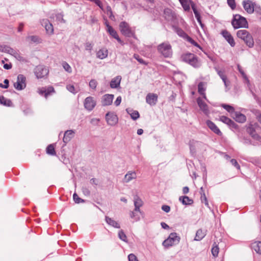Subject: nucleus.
I'll return each mask as SVG.
<instances>
[{
	"instance_id": "16",
	"label": "nucleus",
	"mask_w": 261,
	"mask_h": 261,
	"mask_svg": "<svg viewBox=\"0 0 261 261\" xmlns=\"http://www.w3.org/2000/svg\"><path fill=\"white\" fill-rule=\"evenodd\" d=\"M221 34L231 46L233 47L235 46V41L229 32L226 30H223L222 31Z\"/></svg>"
},
{
	"instance_id": "31",
	"label": "nucleus",
	"mask_w": 261,
	"mask_h": 261,
	"mask_svg": "<svg viewBox=\"0 0 261 261\" xmlns=\"http://www.w3.org/2000/svg\"><path fill=\"white\" fill-rule=\"evenodd\" d=\"M179 200L184 205H191L193 203V200L186 196H180Z\"/></svg>"
},
{
	"instance_id": "17",
	"label": "nucleus",
	"mask_w": 261,
	"mask_h": 261,
	"mask_svg": "<svg viewBox=\"0 0 261 261\" xmlns=\"http://www.w3.org/2000/svg\"><path fill=\"white\" fill-rule=\"evenodd\" d=\"M158 101V95L154 93H148L146 97V102L150 106H154Z\"/></svg>"
},
{
	"instance_id": "54",
	"label": "nucleus",
	"mask_w": 261,
	"mask_h": 261,
	"mask_svg": "<svg viewBox=\"0 0 261 261\" xmlns=\"http://www.w3.org/2000/svg\"><path fill=\"white\" fill-rule=\"evenodd\" d=\"M134 58L136 59L140 63L145 65L146 64V62L143 60V59L140 58L138 55L134 54Z\"/></svg>"
},
{
	"instance_id": "8",
	"label": "nucleus",
	"mask_w": 261,
	"mask_h": 261,
	"mask_svg": "<svg viewBox=\"0 0 261 261\" xmlns=\"http://www.w3.org/2000/svg\"><path fill=\"white\" fill-rule=\"evenodd\" d=\"M34 73L37 79H41L48 74V70L43 65H38L34 69Z\"/></svg>"
},
{
	"instance_id": "57",
	"label": "nucleus",
	"mask_w": 261,
	"mask_h": 261,
	"mask_svg": "<svg viewBox=\"0 0 261 261\" xmlns=\"http://www.w3.org/2000/svg\"><path fill=\"white\" fill-rule=\"evenodd\" d=\"M228 5L231 7L232 9L236 8V3L234 0H227Z\"/></svg>"
},
{
	"instance_id": "44",
	"label": "nucleus",
	"mask_w": 261,
	"mask_h": 261,
	"mask_svg": "<svg viewBox=\"0 0 261 261\" xmlns=\"http://www.w3.org/2000/svg\"><path fill=\"white\" fill-rule=\"evenodd\" d=\"M106 13L109 16V17L110 19H111L112 20H113V19H114L115 17L113 15V12H112V9L111 8L110 6H108L106 8Z\"/></svg>"
},
{
	"instance_id": "45",
	"label": "nucleus",
	"mask_w": 261,
	"mask_h": 261,
	"mask_svg": "<svg viewBox=\"0 0 261 261\" xmlns=\"http://www.w3.org/2000/svg\"><path fill=\"white\" fill-rule=\"evenodd\" d=\"M220 120L222 122L228 125L231 122V119L228 117L225 116H221L220 117Z\"/></svg>"
},
{
	"instance_id": "49",
	"label": "nucleus",
	"mask_w": 261,
	"mask_h": 261,
	"mask_svg": "<svg viewBox=\"0 0 261 261\" xmlns=\"http://www.w3.org/2000/svg\"><path fill=\"white\" fill-rule=\"evenodd\" d=\"M66 88L69 92L73 94H75L77 92V91L75 90L74 86L72 85H67Z\"/></svg>"
},
{
	"instance_id": "3",
	"label": "nucleus",
	"mask_w": 261,
	"mask_h": 261,
	"mask_svg": "<svg viewBox=\"0 0 261 261\" xmlns=\"http://www.w3.org/2000/svg\"><path fill=\"white\" fill-rule=\"evenodd\" d=\"M157 50L165 58L171 57L172 55V46L168 42L160 44L157 46Z\"/></svg>"
},
{
	"instance_id": "22",
	"label": "nucleus",
	"mask_w": 261,
	"mask_h": 261,
	"mask_svg": "<svg viewBox=\"0 0 261 261\" xmlns=\"http://www.w3.org/2000/svg\"><path fill=\"white\" fill-rule=\"evenodd\" d=\"M232 117L239 123H244L246 121V117L240 112H236Z\"/></svg>"
},
{
	"instance_id": "46",
	"label": "nucleus",
	"mask_w": 261,
	"mask_h": 261,
	"mask_svg": "<svg viewBox=\"0 0 261 261\" xmlns=\"http://www.w3.org/2000/svg\"><path fill=\"white\" fill-rule=\"evenodd\" d=\"M93 44L89 42H86L85 44V49L91 53L93 49Z\"/></svg>"
},
{
	"instance_id": "36",
	"label": "nucleus",
	"mask_w": 261,
	"mask_h": 261,
	"mask_svg": "<svg viewBox=\"0 0 261 261\" xmlns=\"http://www.w3.org/2000/svg\"><path fill=\"white\" fill-rule=\"evenodd\" d=\"M27 40L30 41L33 43L41 42V39L37 36H30L27 37Z\"/></svg>"
},
{
	"instance_id": "7",
	"label": "nucleus",
	"mask_w": 261,
	"mask_h": 261,
	"mask_svg": "<svg viewBox=\"0 0 261 261\" xmlns=\"http://www.w3.org/2000/svg\"><path fill=\"white\" fill-rule=\"evenodd\" d=\"M119 28L120 32L124 36L128 37H134L135 34L131 30L127 22L125 21L120 22L119 24Z\"/></svg>"
},
{
	"instance_id": "5",
	"label": "nucleus",
	"mask_w": 261,
	"mask_h": 261,
	"mask_svg": "<svg viewBox=\"0 0 261 261\" xmlns=\"http://www.w3.org/2000/svg\"><path fill=\"white\" fill-rule=\"evenodd\" d=\"M231 24L236 29L240 28H248V24L246 19L239 14H236L233 16Z\"/></svg>"
},
{
	"instance_id": "60",
	"label": "nucleus",
	"mask_w": 261,
	"mask_h": 261,
	"mask_svg": "<svg viewBox=\"0 0 261 261\" xmlns=\"http://www.w3.org/2000/svg\"><path fill=\"white\" fill-rule=\"evenodd\" d=\"M162 210L166 213H169L170 211V207L167 205H163Z\"/></svg>"
},
{
	"instance_id": "21",
	"label": "nucleus",
	"mask_w": 261,
	"mask_h": 261,
	"mask_svg": "<svg viewBox=\"0 0 261 261\" xmlns=\"http://www.w3.org/2000/svg\"><path fill=\"white\" fill-rule=\"evenodd\" d=\"M207 126L214 133L219 136H221L222 133L216 125L211 120H207L206 122Z\"/></svg>"
},
{
	"instance_id": "13",
	"label": "nucleus",
	"mask_w": 261,
	"mask_h": 261,
	"mask_svg": "<svg viewBox=\"0 0 261 261\" xmlns=\"http://www.w3.org/2000/svg\"><path fill=\"white\" fill-rule=\"evenodd\" d=\"M257 125V123H255L254 125L252 123H250L247 126L246 131L254 139L259 140L260 136L257 134L255 132V129L254 125Z\"/></svg>"
},
{
	"instance_id": "64",
	"label": "nucleus",
	"mask_w": 261,
	"mask_h": 261,
	"mask_svg": "<svg viewBox=\"0 0 261 261\" xmlns=\"http://www.w3.org/2000/svg\"><path fill=\"white\" fill-rule=\"evenodd\" d=\"M121 101V97L120 96L117 97L116 100L114 102V104L116 106H118L120 105Z\"/></svg>"
},
{
	"instance_id": "48",
	"label": "nucleus",
	"mask_w": 261,
	"mask_h": 261,
	"mask_svg": "<svg viewBox=\"0 0 261 261\" xmlns=\"http://www.w3.org/2000/svg\"><path fill=\"white\" fill-rule=\"evenodd\" d=\"M64 69L69 73L72 72V69L70 66L66 62H64L62 64Z\"/></svg>"
},
{
	"instance_id": "52",
	"label": "nucleus",
	"mask_w": 261,
	"mask_h": 261,
	"mask_svg": "<svg viewBox=\"0 0 261 261\" xmlns=\"http://www.w3.org/2000/svg\"><path fill=\"white\" fill-rule=\"evenodd\" d=\"M97 85V82L95 80H91L89 82V86L93 89H95Z\"/></svg>"
},
{
	"instance_id": "33",
	"label": "nucleus",
	"mask_w": 261,
	"mask_h": 261,
	"mask_svg": "<svg viewBox=\"0 0 261 261\" xmlns=\"http://www.w3.org/2000/svg\"><path fill=\"white\" fill-rule=\"evenodd\" d=\"M221 107L223 108L224 109H225L228 112H229L231 114V116L236 112L234 111V109L233 108V107L230 105L226 104H222L221 105Z\"/></svg>"
},
{
	"instance_id": "10",
	"label": "nucleus",
	"mask_w": 261,
	"mask_h": 261,
	"mask_svg": "<svg viewBox=\"0 0 261 261\" xmlns=\"http://www.w3.org/2000/svg\"><path fill=\"white\" fill-rule=\"evenodd\" d=\"M84 105L85 108L89 111H92L96 105V101L94 98L92 96H89L85 98Z\"/></svg>"
},
{
	"instance_id": "58",
	"label": "nucleus",
	"mask_w": 261,
	"mask_h": 261,
	"mask_svg": "<svg viewBox=\"0 0 261 261\" xmlns=\"http://www.w3.org/2000/svg\"><path fill=\"white\" fill-rule=\"evenodd\" d=\"M230 163H231V164L234 166L235 167H236V168L237 169H240V165H239L238 162L235 159H231L230 160Z\"/></svg>"
},
{
	"instance_id": "29",
	"label": "nucleus",
	"mask_w": 261,
	"mask_h": 261,
	"mask_svg": "<svg viewBox=\"0 0 261 261\" xmlns=\"http://www.w3.org/2000/svg\"><path fill=\"white\" fill-rule=\"evenodd\" d=\"M251 248L257 253L261 254V241H256L252 243Z\"/></svg>"
},
{
	"instance_id": "11",
	"label": "nucleus",
	"mask_w": 261,
	"mask_h": 261,
	"mask_svg": "<svg viewBox=\"0 0 261 261\" xmlns=\"http://www.w3.org/2000/svg\"><path fill=\"white\" fill-rule=\"evenodd\" d=\"M106 25L107 27V31L109 33V34L112 37L116 39L121 45H124V43L123 41H122L119 37L117 32L111 25H110L107 22H106Z\"/></svg>"
},
{
	"instance_id": "28",
	"label": "nucleus",
	"mask_w": 261,
	"mask_h": 261,
	"mask_svg": "<svg viewBox=\"0 0 261 261\" xmlns=\"http://www.w3.org/2000/svg\"><path fill=\"white\" fill-rule=\"evenodd\" d=\"M121 79V78L120 76H117L113 79L110 82V87L112 88H117L120 85Z\"/></svg>"
},
{
	"instance_id": "37",
	"label": "nucleus",
	"mask_w": 261,
	"mask_h": 261,
	"mask_svg": "<svg viewBox=\"0 0 261 261\" xmlns=\"http://www.w3.org/2000/svg\"><path fill=\"white\" fill-rule=\"evenodd\" d=\"M184 35L186 36V39L187 40L191 43L192 44L194 45L195 46L198 47L200 49H201V47L199 46V45L195 42L192 38L189 36L186 33H182Z\"/></svg>"
},
{
	"instance_id": "32",
	"label": "nucleus",
	"mask_w": 261,
	"mask_h": 261,
	"mask_svg": "<svg viewBox=\"0 0 261 261\" xmlns=\"http://www.w3.org/2000/svg\"><path fill=\"white\" fill-rule=\"evenodd\" d=\"M205 88H204V84L203 82H200L198 85V93L203 96V97L206 99L205 93L204 92Z\"/></svg>"
},
{
	"instance_id": "24",
	"label": "nucleus",
	"mask_w": 261,
	"mask_h": 261,
	"mask_svg": "<svg viewBox=\"0 0 261 261\" xmlns=\"http://www.w3.org/2000/svg\"><path fill=\"white\" fill-rule=\"evenodd\" d=\"M164 17L168 21H172L175 18V14L170 9H165L164 12Z\"/></svg>"
},
{
	"instance_id": "42",
	"label": "nucleus",
	"mask_w": 261,
	"mask_h": 261,
	"mask_svg": "<svg viewBox=\"0 0 261 261\" xmlns=\"http://www.w3.org/2000/svg\"><path fill=\"white\" fill-rule=\"evenodd\" d=\"M73 199L75 203H83L85 202V200L79 197L77 194L74 193L73 195Z\"/></svg>"
},
{
	"instance_id": "63",
	"label": "nucleus",
	"mask_w": 261,
	"mask_h": 261,
	"mask_svg": "<svg viewBox=\"0 0 261 261\" xmlns=\"http://www.w3.org/2000/svg\"><path fill=\"white\" fill-rule=\"evenodd\" d=\"M229 127L233 128H238V125L232 120H231V122H230L229 124L228 125Z\"/></svg>"
},
{
	"instance_id": "47",
	"label": "nucleus",
	"mask_w": 261,
	"mask_h": 261,
	"mask_svg": "<svg viewBox=\"0 0 261 261\" xmlns=\"http://www.w3.org/2000/svg\"><path fill=\"white\" fill-rule=\"evenodd\" d=\"M130 217L131 218L134 219L136 221H138L140 219V216L135 212H130Z\"/></svg>"
},
{
	"instance_id": "43",
	"label": "nucleus",
	"mask_w": 261,
	"mask_h": 261,
	"mask_svg": "<svg viewBox=\"0 0 261 261\" xmlns=\"http://www.w3.org/2000/svg\"><path fill=\"white\" fill-rule=\"evenodd\" d=\"M142 205L143 202L142 200L138 196H136L134 198V205L141 207Z\"/></svg>"
},
{
	"instance_id": "30",
	"label": "nucleus",
	"mask_w": 261,
	"mask_h": 261,
	"mask_svg": "<svg viewBox=\"0 0 261 261\" xmlns=\"http://www.w3.org/2000/svg\"><path fill=\"white\" fill-rule=\"evenodd\" d=\"M205 235L206 231L199 229L196 232L194 240L200 241L205 237Z\"/></svg>"
},
{
	"instance_id": "6",
	"label": "nucleus",
	"mask_w": 261,
	"mask_h": 261,
	"mask_svg": "<svg viewBox=\"0 0 261 261\" xmlns=\"http://www.w3.org/2000/svg\"><path fill=\"white\" fill-rule=\"evenodd\" d=\"M180 238L176 232L171 233L168 238L164 240L162 243L165 248H168L173 245L177 244L180 241Z\"/></svg>"
},
{
	"instance_id": "26",
	"label": "nucleus",
	"mask_w": 261,
	"mask_h": 261,
	"mask_svg": "<svg viewBox=\"0 0 261 261\" xmlns=\"http://www.w3.org/2000/svg\"><path fill=\"white\" fill-rule=\"evenodd\" d=\"M108 50L106 47H103L96 53V57L100 59H104L108 57Z\"/></svg>"
},
{
	"instance_id": "59",
	"label": "nucleus",
	"mask_w": 261,
	"mask_h": 261,
	"mask_svg": "<svg viewBox=\"0 0 261 261\" xmlns=\"http://www.w3.org/2000/svg\"><path fill=\"white\" fill-rule=\"evenodd\" d=\"M82 190L83 193L85 196H88L90 195V190H89L88 188H87L86 187H83Z\"/></svg>"
},
{
	"instance_id": "20",
	"label": "nucleus",
	"mask_w": 261,
	"mask_h": 261,
	"mask_svg": "<svg viewBox=\"0 0 261 261\" xmlns=\"http://www.w3.org/2000/svg\"><path fill=\"white\" fill-rule=\"evenodd\" d=\"M114 98L113 94H105L102 96L101 103L103 106H110L112 104Z\"/></svg>"
},
{
	"instance_id": "61",
	"label": "nucleus",
	"mask_w": 261,
	"mask_h": 261,
	"mask_svg": "<svg viewBox=\"0 0 261 261\" xmlns=\"http://www.w3.org/2000/svg\"><path fill=\"white\" fill-rule=\"evenodd\" d=\"M38 92L40 95H44V96L45 97V93H46V88L42 87L41 88L38 89Z\"/></svg>"
},
{
	"instance_id": "23",
	"label": "nucleus",
	"mask_w": 261,
	"mask_h": 261,
	"mask_svg": "<svg viewBox=\"0 0 261 261\" xmlns=\"http://www.w3.org/2000/svg\"><path fill=\"white\" fill-rule=\"evenodd\" d=\"M105 220L107 223L110 226L115 228H120V224L113 219L108 217L106 216L105 217Z\"/></svg>"
},
{
	"instance_id": "53",
	"label": "nucleus",
	"mask_w": 261,
	"mask_h": 261,
	"mask_svg": "<svg viewBox=\"0 0 261 261\" xmlns=\"http://www.w3.org/2000/svg\"><path fill=\"white\" fill-rule=\"evenodd\" d=\"M56 17L57 20H58L59 22H63V23L65 22V20L63 19V15L62 14H61V13L57 14L56 15Z\"/></svg>"
},
{
	"instance_id": "27",
	"label": "nucleus",
	"mask_w": 261,
	"mask_h": 261,
	"mask_svg": "<svg viewBox=\"0 0 261 261\" xmlns=\"http://www.w3.org/2000/svg\"><path fill=\"white\" fill-rule=\"evenodd\" d=\"M126 111L127 113L130 115L131 118L134 120H136L140 117V114L137 111L129 109H127Z\"/></svg>"
},
{
	"instance_id": "35",
	"label": "nucleus",
	"mask_w": 261,
	"mask_h": 261,
	"mask_svg": "<svg viewBox=\"0 0 261 261\" xmlns=\"http://www.w3.org/2000/svg\"><path fill=\"white\" fill-rule=\"evenodd\" d=\"M0 103L6 106H11L12 105V101L6 98L4 96H0Z\"/></svg>"
},
{
	"instance_id": "51",
	"label": "nucleus",
	"mask_w": 261,
	"mask_h": 261,
	"mask_svg": "<svg viewBox=\"0 0 261 261\" xmlns=\"http://www.w3.org/2000/svg\"><path fill=\"white\" fill-rule=\"evenodd\" d=\"M54 92H55L54 88L51 86L48 87L47 89H46L45 98H46L50 93Z\"/></svg>"
},
{
	"instance_id": "14",
	"label": "nucleus",
	"mask_w": 261,
	"mask_h": 261,
	"mask_svg": "<svg viewBox=\"0 0 261 261\" xmlns=\"http://www.w3.org/2000/svg\"><path fill=\"white\" fill-rule=\"evenodd\" d=\"M3 53H8L13 56H14L15 58L19 60H21L22 59V57L18 53V51L16 50L10 46L8 45H5V47H4V50Z\"/></svg>"
},
{
	"instance_id": "50",
	"label": "nucleus",
	"mask_w": 261,
	"mask_h": 261,
	"mask_svg": "<svg viewBox=\"0 0 261 261\" xmlns=\"http://www.w3.org/2000/svg\"><path fill=\"white\" fill-rule=\"evenodd\" d=\"M201 201L202 203H204L205 205L208 207V202L207 201V199L206 198V197L205 196V193H202V195H201Z\"/></svg>"
},
{
	"instance_id": "56",
	"label": "nucleus",
	"mask_w": 261,
	"mask_h": 261,
	"mask_svg": "<svg viewBox=\"0 0 261 261\" xmlns=\"http://www.w3.org/2000/svg\"><path fill=\"white\" fill-rule=\"evenodd\" d=\"M128 259L129 261H139L137 256L133 253L128 255Z\"/></svg>"
},
{
	"instance_id": "15",
	"label": "nucleus",
	"mask_w": 261,
	"mask_h": 261,
	"mask_svg": "<svg viewBox=\"0 0 261 261\" xmlns=\"http://www.w3.org/2000/svg\"><path fill=\"white\" fill-rule=\"evenodd\" d=\"M40 22L41 25L45 28L47 34L51 35L54 33V28L53 24L48 19H43L41 20Z\"/></svg>"
},
{
	"instance_id": "2",
	"label": "nucleus",
	"mask_w": 261,
	"mask_h": 261,
	"mask_svg": "<svg viewBox=\"0 0 261 261\" xmlns=\"http://www.w3.org/2000/svg\"><path fill=\"white\" fill-rule=\"evenodd\" d=\"M242 5L245 10L248 14H252L254 11L261 14L260 6L251 0H244Z\"/></svg>"
},
{
	"instance_id": "25",
	"label": "nucleus",
	"mask_w": 261,
	"mask_h": 261,
	"mask_svg": "<svg viewBox=\"0 0 261 261\" xmlns=\"http://www.w3.org/2000/svg\"><path fill=\"white\" fill-rule=\"evenodd\" d=\"M137 178V174L135 171H128L124 176L123 182H128Z\"/></svg>"
},
{
	"instance_id": "40",
	"label": "nucleus",
	"mask_w": 261,
	"mask_h": 261,
	"mask_svg": "<svg viewBox=\"0 0 261 261\" xmlns=\"http://www.w3.org/2000/svg\"><path fill=\"white\" fill-rule=\"evenodd\" d=\"M118 237L122 241L127 242V237L125 233L124 232L123 230H120L118 232Z\"/></svg>"
},
{
	"instance_id": "38",
	"label": "nucleus",
	"mask_w": 261,
	"mask_h": 261,
	"mask_svg": "<svg viewBox=\"0 0 261 261\" xmlns=\"http://www.w3.org/2000/svg\"><path fill=\"white\" fill-rule=\"evenodd\" d=\"M46 152L47 154L51 155H54L56 154L55 147L53 144H50L47 147Z\"/></svg>"
},
{
	"instance_id": "55",
	"label": "nucleus",
	"mask_w": 261,
	"mask_h": 261,
	"mask_svg": "<svg viewBox=\"0 0 261 261\" xmlns=\"http://www.w3.org/2000/svg\"><path fill=\"white\" fill-rule=\"evenodd\" d=\"M195 16L197 20V21L199 23L200 25L202 27L203 24L202 23L200 15L199 12H194Z\"/></svg>"
},
{
	"instance_id": "4",
	"label": "nucleus",
	"mask_w": 261,
	"mask_h": 261,
	"mask_svg": "<svg viewBox=\"0 0 261 261\" xmlns=\"http://www.w3.org/2000/svg\"><path fill=\"white\" fill-rule=\"evenodd\" d=\"M181 58L184 62L188 63L194 68H198L201 66L200 62L198 60V58L193 54H186L183 55Z\"/></svg>"
},
{
	"instance_id": "62",
	"label": "nucleus",
	"mask_w": 261,
	"mask_h": 261,
	"mask_svg": "<svg viewBox=\"0 0 261 261\" xmlns=\"http://www.w3.org/2000/svg\"><path fill=\"white\" fill-rule=\"evenodd\" d=\"M216 71H217L218 74L220 77V78L226 75L224 73V70H219L217 68H216Z\"/></svg>"
},
{
	"instance_id": "12",
	"label": "nucleus",
	"mask_w": 261,
	"mask_h": 261,
	"mask_svg": "<svg viewBox=\"0 0 261 261\" xmlns=\"http://www.w3.org/2000/svg\"><path fill=\"white\" fill-rule=\"evenodd\" d=\"M106 119L108 124L111 126H114L118 123V117L113 113H108L106 115Z\"/></svg>"
},
{
	"instance_id": "39",
	"label": "nucleus",
	"mask_w": 261,
	"mask_h": 261,
	"mask_svg": "<svg viewBox=\"0 0 261 261\" xmlns=\"http://www.w3.org/2000/svg\"><path fill=\"white\" fill-rule=\"evenodd\" d=\"M237 67H238V69L239 71L243 77L244 79V80H245L246 82L249 84V80L248 78L247 77L246 74H245V73L242 69L241 66L240 65H238Z\"/></svg>"
},
{
	"instance_id": "9",
	"label": "nucleus",
	"mask_w": 261,
	"mask_h": 261,
	"mask_svg": "<svg viewBox=\"0 0 261 261\" xmlns=\"http://www.w3.org/2000/svg\"><path fill=\"white\" fill-rule=\"evenodd\" d=\"M26 79L22 74H19L17 82L14 83V88L17 90H22L26 87Z\"/></svg>"
},
{
	"instance_id": "41",
	"label": "nucleus",
	"mask_w": 261,
	"mask_h": 261,
	"mask_svg": "<svg viewBox=\"0 0 261 261\" xmlns=\"http://www.w3.org/2000/svg\"><path fill=\"white\" fill-rule=\"evenodd\" d=\"M179 2L185 11L190 10V4L187 0H180Z\"/></svg>"
},
{
	"instance_id": "34",
	"label": "nucleus",
	"mask_w": 261,
	"mask_h": 261,
	"mask_svg": "<svg viewBox=\"0 0 261 261\" xmlns=\"http://www.w3.org/2000/svg\"><path fill=\"white\" fill-rule=\"evenodd\" d=\"M211 251L212 254L214 257H216L218 256L219 252V248L218 247V245L216 244V243H214Z\"/></svg>"
},
{
	"instance_id": "18",
	"label": "nucleus",
	"mask_w": 261,
	"mask_h": 261,
	"mask_svg": "<svg viewBox=\"0 0 261 261\" xmlns=\"http://www.w3.org/2000/svg\"><path fill=\"white\" fill-rule=\"evenodd\" d=\"M197 104L200 108V110L206 115L210 113V111L208 108L207 105L203 101L200 97L197 99Z\"/></svg>"
},
{
	"instance_id": "1",
	"label": "nucleus",
	"mask_w": 261,
	"mask_h": 261,
	"mask_svg": "<svg viewBox=\"0 0 261 261\" xmlns=\"http://www.w3.org/2000/svg\"><path fill=\"white\" fill-rule=\"evenodd\" d=\"M237 37L244 41L249 48H252L254 45V39L251 34L246 30H240L237 32Z\"/></svg>"
},
{
	"instance_id": "19",
	"label": "nucleus",
	"mask_w": 261,
	"mask_h": 261,
	"mask_svg": "<svg viewBox=\"0 0 261 261\" xmlns=\"http://www.w3.org/2000/svg\"><path fill=\"white\" fill-rule=\"evenodd\" d=\"M75 130L70 129L65 132L63 141L64 143L67 144L75 136Z\"/></svg>"
}]
</instances>
